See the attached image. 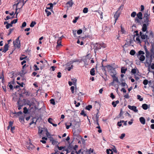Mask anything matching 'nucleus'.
Segmentation results:
<instances>
[{
    "instance_id": "f257e3e1",
    "label": "nucleus",
    "mask_w": 154,
    "mask_h": 154,
    "mask_svg": "<svg viewBox=\"0 0 154 154\" xmlns=\"http://www.w3.org/2000/svg\"><path fill=\"white\" fill-rule=\"evenodd\" d=\"M143 20H140L141 22L140 23H138L140 25H142V24H143L142 25V30L143 32H146V34H147L148 33V31L147 30V26H149V22H148L147 23V21L146 20V19L143 18Z\"/></svg>"
},
{
    "instance_id": "f03ea898",
    "label": "nucleus",
    "mask_w": 154,
    "mask_h": 154,
    "mask_svg": "<svg viewBox=\"0 0 154 154\" xmlns=\"http://www.w3.org/2000/svg\"><path fill=\"white\" fill-rule=\"evenodd\" d=\"M101 67H106L108 69V71H109L110 72V75L112 76L114 75H116V70H115V68H114L112 66L110 65H108L106 66H104L103 64H102V66Z\"/></svg>"
},
{
    "instance_id": "7ed1b4c3",
    "label": "nucleus",
    "mask_w": 154,
    "mask_h": 154,
    "mask_svg": "<svg viewBox=\"0 0 154 154\" xmlns=\"http://www.w3.org/2000/svg\"><path fill=\"white\" fill-rule=\"evenodd\" d=\"M137 17L134 20L135 23H140L141 21L140 20L143 19V14L141 12H139L137 14Z\"/></svg>"
},
{
    "instance_id": "20e7f679",
    "label": "nucleus",
    "mask_w": 154,
    "mask_h": 154,
    "mask_svg": "<svg viewBox=\"0 0 154 154\" xmlns=\"http://www.w3.org/2000/svg\"><path fill=\"white\" fill-rule=\"evenodd\" d=\"M20 36L18 37L15 41H13V44L14 47L16 48H20L21 45L20 42L19 40Z\"/></svg>"
},
{
    "instance_id": "39448f33",
    "label": "nucleus",
    "mask_w": 154,
    "mask_h": 154,
    "mask_svg": "<svg viewBox=\"0 0 154 154\" xmlns=\"http://www.w3.org/2000/svg\"><path fill=\"white\" fill-rule=\"evenodd\" d=\"M94 48V53H96V51L98 50L101 48V44L100 43H96L93 44Z\"/></svg>"
},
{
    "instance_id": "423d86ee",
    "label": "nucleus",
    "mask_w": 154,
    "mask_h": 154,
    "mask_svg": "<svg viewBox=\"0 0 154 154\" xmlns=\"http://www.w3.org/2000/svg\"><path fill=\"white\" fill-rule=\"evenodd\" d=\"M148 10L143 15V18L146 19V21H147V22H150V21L149 20V18L150 17V14H148Z\"/></svg>"
},
{
    "instance_id": "0eeeda50",
    "label": "nucleus",
    "mask_w": 154,
    "mask_h": 154,
    "mask_svg": "<svg viewBox=\"0 0 154 154\" xmlns=\"http://www.w3.org/2000/svg\"><path fill=\"white\" fill-rule=\"evenodd\" d=\"M73 136L74 137L73 138V140H74L75 139H76L77 140H79L80 139L82 138L81 136L79 135V134L75 132H74L73 133Z\"/></svg>"
},
{
    "instance_id": "6e6552de",
    "label": "nucleus",
    "mask_w": 154,
    "mask_h": 154,
    "mask_svg": "<svg viewBox=\"0 0 154 154\" xmlns=\"http://www.w3.org/2000/svg\"><path fill=\"white\" fill-rule=\"evenodd\" d=\"M21 92H22L23 94H25L26 96H29L30 94L29 91H27L25 89V88H23L21 91Z\"/></svg>"
},
{
    "instance_id": "1a4fd4ad",
    "label": "nucleus",
    "mask_w": 154,
    "mask_h": 154,
    "mask_svg": "<svg viewBox=\"0 0 154 154\" xmlns=\"http://www.w3.org/2000/svg\"><path fill=\"white\" fill-rule=\"evenodd\" d=\"M128 107L129 109L133 110L135 112H138V109H137L136 106H131L129 105L128 106Z\"/></svg>"
},
{
    "instance_id": "9d476101",
    "label": "nucleus",
    "mask_w": 154,
    "mask_h": 154,
    "mask_svg": "<svg viewBox=\"0 0 154 154\" xmlns=\"http://www.w3.org/2000/svg\"><path fill=\"white\" fill-rule=\"evenodd\" d=\"M120 13V12H118V11H117L115 13L114 16L115 20V23H116V21L118 19V17H119Z\"/></svg>"
},
{
    "instance_id": "9b49d317",
    "label": "nucleus",
    "mask_w": 154,
    "mask_h": 154,
    "mask_svg": "<svg viewBox=\"0 0 154 154\" xmlns=\"http://www.w3.org/2000/svg\"><path fill=\"white\" fill-rule=\"evenodd\" d=\"M26 147L28 149L30 150L33 149L34 146L32 143H29V144H28L27 145Z\"/></svg>"
},
{
    "instance_id": "f8f14e48",
    "label": "nucleus",
    "mask_w": 154,
    "mask_h": 154,
    "mask_svg": "<svg viewBox=\"0 0 154 154\" xmlns=\"http://www.w3.org/2000/svg\"><path fill=\"white\" fill-rule=\"evenodd\" d=\"M74 3L72 2V0H70L69 1L67 2L66 4V5L67 6V7H71L73 4Z\"/></svg>"
},
{
    "instance_id": "ddd939ff",
    "label": "nucleus",
    "mask_w": 154,
    "mask_h": 154,
    "mask_svg": "<svg viewBox=\"0 0 154 154\" xmlns=\"http://www.w3.org/2000/svg\"><path fill=\"white\" fill-rule=\"evenodd\" d=\"M8 44H5L4 47V50L2 51V52L5 53L8 50Z\"/></svg>"
},
{
    "instance_id": "4468645a",
    "label": "nucleus",
    "mask_w": 154,
    "mask_h": 154,
    "mask_svg": "<svg viewBox=\"0 0 154 154\" xmlns=\"http://www.w3.org/2000/svg\"><path fill=\"white\" fill-rule=\"evenodd\" d=\"M139 120L142 124L144 125L145 124V119L143 117H141L140 118Z\"/></svg>"
},
{
    "instance_id": "2eb2a0df",
    "label": "nucleus",
    "mask_w": 154,
    "mask_h": 154,
    "mask_svg": "<svg viewBox=\"0 0 154 154\" xmlns=\"http://www.w3.org/2000/svg\"><path fill=\"white\" fill-rule=\"evenodd\" d=\"M65 125L66 126V128L67 129H68L71 126H72V128L74 129L75 128V125H73V123H70L69 125Z\"/></svg>"
},
{
    "instance_id": "dca6fc26",
    "label": "nucleus",
    "mask_w": 154,
    "mask_h": 154,
    "mask_svg": "<svg viewBox=\"0 0 154 154\" xmlns=\"http://www.w3.org/2000/svg\"><path fill=\"white\" fill-rule=\"evenodd\" d=\"M145 54L144 52L140 50L136 54L137 57H139L141 55H143Z\"/></svg>"
},
{
    "instance_id": "f3484780",
    "label": "nucleus",
    "mask_w": 154,
    "mask_h": 154,
    "mask_svg": "<svg viewBox=\"0 0 154 154\" xmlns=\"http://www.w3.org/2000/svg\"><path fill=\"white\" fill-rule=\"evenodd\" d=\"M78 60H73L72 61H70L69 62L67 63L66 64V67L70 66L71 65H72L73 63L74 62H76Z\"/></svg>"
},
{
    "instance_id": "a211bd4d",
    "label": "nucleus",
    "mask_w": 154,
    "mask_h": 154,
    "mask_svg": "<svg viewBox=\"0 0 154 154\" xmlns=\"http://www.w3.org/2000/svg\"><path fill=\"white\" fill-rule=\"evenodd\" d=\"M138 58H139L140 60L142 62H143L145 59V57L143 55H140Z\"/></svg>"
},
{
    "instance_id": "6ab92c4d",
    "label": "nucleus",
    "mask_w": 154,
    "mask_h": 154,
    "mask_svg": "<svg viewBox=\"0 0 154 154\" xmlns=\"http://www.w3.org/2000/svg\"><path fill=\"white\" fill-rule=\"evenodd\" d=\"M142 107L143 109L146 110L148 108H149V106L148 107L147 104L146 103H144L142 104Z\"/></svg>"
},
{
    "instance_id": "aec40b11",
    "label": "nucleus",
    "mask_w": 154,
    "mask_h": 154,
    "mask_svg": "<svg viewBox=\"0 0 154 154\" xmlns=\"http://www.w3.org/2000/svg\"><path fill=\"white\" fill-rule=\"evenodd\" d=\"M112 77L113 78V80L114 82H116L117 83H120V82H119L118 78L117 77H116V75H113V76H112Z\"/></svg>"
},
{
    "instance_id": "412c9836",
    "label": "nucleus",
    "mask_w": 154,
    "mask_h": 154,
    "mask_svg": "<svg viewBox=\"0 0 154 154\" xmlns=\"http://www.w3.org/2000/svg\"><path fill=\"white\" fill-rule=\"evenodd\" d=\"M36 119V118H33L31 120H32V121L29 123V125H32V124H34L35 125H36V122L37 121V120L36 119V121L34 122V119Z\"/></svg>"
},
{
    "instance_id": "4be33fe9",
    "label": "nucleus",
    "mask_w": 154,
    "mask_h": 154,
    "mask_svg": "<svg viewBox=\"0 0 154 154\" xmlns=\"http://www.w3.org/2000/svg\"><path fill=\"white\" fill-rule=\"evenodd\" d=\"M137 70L138 72H139V71L137 70V69L136 67V68H134V69H131V72L132 73L134 74V75L135 76V74L137 72Z\"/></svg>"
},
{
    "instance_id": "5701e85b",
    "label": "nucleus",
    "mask_w": 154,
    "mask_h": 154,
    "mask_svg": "<svg viewBox=\"0 0 154 154\" xmlns=\"http://www.w3.org/2000/svg\"><path fill=\"white\" fill-rule=\"evenodd\" d=\"M90 74L91 75L94 76L95 75L94 68H92L90 70Z\"/></svg>"
},
{
    "instance_id": "b1692460",
    "label": "nucleus",
    "mask_w": 154,
    "mask_h": 154,
    "mask_svg": "<svg viewBox=\"0 0 154 154\" xmlns=\"http://www.w3.org/2000/svg\"><path fill=\"white\" fill-rule=\"evenodd\" d=\"M17 21V19H14L13 21H11L10 23H9V25L11 27H12L13 26L12 25L14 23H16Z\"/></svg>"
},
{
    "instance_id": "393cba45",
    "label": "nucleus",
    "mask_w": 154,
    "mask_h": 154,
    "mask_svg": "<svg viewBox=\"0 0 154 154\" xmlns=\"http://www.w3.org/2000/svg\"><path fill=\"white\" fill-rule=\"evenodd\" d=\"M94 151V150L93 149H92L91 148H90L89 150H88L87 149L86 151V154H90V153H93Z\"/></svg>"
},
{
    "instance_id": "a878e982",
    "label": "nucleus",
    "mask_w": 154,
    "mask_h": 154,
    "mask_svg": "<svg viewBox=\"0 0 154 154\" xmlns=\"http://www.w3.org/2000/svg\"><path fill=\"white\" fill-rule=\"evenodd\" d=\"M106 152L107 154H113V151L110 149H107Z\"/></svg>"
},
{
    "instance_id": "bb28decb",
    "label": "nucleus",
    "mask_w": 154,
    "mask_h": 154,
    "mask_svg": "<svg viewBox=\"0 0 154 154\" xmlns=\"http://www.w3.org/2000/svg\"><path fill=\"white\" fill-rule=\"evenodd\" d=\"M19 120L21 123H23L24 122V117L23 116H21L19 117Z\"/></svg>"
},
{
    "instance_id": "cd10ccee",
    "label": "nucleus",
    "mask_w": 154,
    "mask_h": 154,
    "mask_svg": "<svg viewBox=\"0 0 154 154\" xmlns=\"http://www.w3.org/2000/svg\"><path fill=\"white\" fill-rule=\"evenodd\" d=\"M127 70V68H125L124 67H122L121 69V72L122 73L125 74L126 72V71Z\"/></svg>"
},
{
    "instance_id": "c85d7f7f",
    "label": "nucleus",
    "mask_w": 154,
    "mask_h": 154,
    "mask_svg": "<svg viewBox=\"0 0 154 154\" xmlns=\"http://www.w3.org/2000/svg\"><path fill=\"white\" fill-rule=\"evenodd\" d=\"M136 53V51L132 49L130 51L129 54L131 55L134 56L135 54Z\"/></svg>"
},
{
    "instance_id": "c756f323",
    "label": "nucleus",
    "mask_w": 154,
    "mask_h": 154,
    "mask_svg": "<svg viewBox=\"0 0 154 154\" xmlns=\"http://www.w3.org/2000/svg\"><path fill=\"white\" fill-rule=\"evenodd\" d=\"M73 146L71 144V143H69V145L67 146V148H68L71 151L73 149Z\"/></svg>"
},
{
    "instance_id": "7c9ffc66",
    "label": "nucleus",
    "mask_w": 154,
    "mask_h": 154,
    "mask_svg": "<svg viewBox=\"0 0 154 154\" xmlns=\"http://www.w3.org/2000/svg\"><path fill=\"white\" fill-rule=\"evenodd\" d=\"M76 123V124L78 123L76 122L75 121H72V122H67L66 123H65V125H70V123Z\"/></svg>"
},
{
    "instance_id": "2f4dec72",
    "label": "nucleus",
    "mask_w": 154,
    "mask_h": 154,
    "mask_svg": "<svg viewBox=\"0 0 154 154\" xmlns=\"http://www.w3.org/2000/svg\"><path fill=\"white\" fill-rule=\"evenodd\" d=\"M50 5V7H47L46 9H52L53 7V4L52 3H50L48 4V5Z\"/></svg>"
},
{
    "instance_id": "473e14b6",
    "label": "nucleus",
    "mask_w": 154,
    "mask_h": 154,
    "mask_svg": "<svg viewBox=\"0 0 154 154\" xmlns=\"http://www.w3.org/2000/svg\"><path fill=\"white\" fill-rule=\"evenodd\" d=\"M13 124V122L12 121H10L9 122V125L7 127V129L8 130L10 129V128H11Z\"/></svg>"
},
{
    "instance_id": "72a5a7b5",
    "label": "nucleus",
    "mask_w": 154,
    "mask_h": 154,
    "mask_svg": "<svg viewBox=\"0 0 154 154\" xmlns=\"http://www.w3.org/2000/svg\"><path fill=\"white\" fill-rule=\"evenodd\" d=\"M92 108V106L91 105H88L86 106L85 109L88 110H90Z\"/></svg>"
},
{
    "instance_id": "f704fd0d",
    "label": "nucleus",
    "mask_w": 154,
    "mask_h": 154,
    "mask_svg": "<svg viewBox=\"0 0 154 154\" xmlns=\"http://www.w3.org/2000/svg\"><path fill=\"white\" fill-rule=\"evenodd\" d=\"M23 112L25 114H27L29 113L28 110L26 107H24V108Z\"/></svg>"
},
{
    "instance_id": "c9c22d12",
    "label": "nucleus",
    "mask_w": 154,
    "mask_h": 154,
    "mask_svg": "<svg viewBox=\"0 0 154 154\" xmlns=\"http://www.w3.org/2000/svg\"><path fill=\"white\" fill-rule=\"evenodd\" d=\"M79 16L75 17L74 19L72 21V22L73 23H75L76 22L77 20L79 18Z\"/></svg>"
},
{
    "instance_id": "e433bc0d",
    "label": "nucleus",
    "mask_w": 154,
    "mask_h": 154,
    "mask_svg": "<svg viewBox=\"0 0 154 154\" xmlns=\"http://www.w3.org/2000/svg\"><path fill=\"white\" fill-rule=\"evenodd\" d=\"M73 65H71L69 67H66V69L68 71H70L71 70V69H72L73 68Z\"/></svg>"
},
{
    "instance_id": "4c0bfd02",
    "label": "nucleus",
    "mask_w": 154,
    "mask_h": 154,
    "mask_svg": "<svg viewBox=\"0 0 154 154\" xmlns=\"http://www.w3.org/2000/svg\"><path fill=\"white\" fill-rule=\"evenodd\" d=\"M100 44H101V48H105L106 47V45L104 43L102 42H100Z\"/></svg>"
},
{
    "instance_id": "58836bf2",
    "label": "nucleus",
    "mask_w": 154,
    "mask_h": 154,
    "mask_svg": "<svg viewBox=\"0 0 154 154\" xmlns=\"http://www.w3.org/2000/svg\"><path fill=\"white\" fill-rule=\"evenodd\" d=\"M137 14L136 12L135 11H133L131 13V17H134Z\"/></svg>"
},
{
    "instance_id": "ea45409f",
    "label": "nucleus",
    "mask_w": 154,
    "mask_h": 154,
    "mask_svg": "<svg viewBox=\"0 0 154 154\" xmlns=\"http://www.w3.org/2000/svg\"><path fill=\"white\" fill-rule=\"evenodd\" d=\"M36 24V23L35 21H32L31 23L30 26L31 27H33Z\"/></svg>"
},
{
    "instance_id": "a19ab883",
    "label": "nucleus",
    "mask_w": 154,
    "mask_h": 154,
    "mask_svg": "<svg viewBox=\"0 0 154 154\" xmlns=\"http://www.w3.org/2000/svg\"><path fill=\"white\" fill-rule=\"evenodd\" d=\"M137 99L139 100L140 101H142L143 100V98H141V96L140 95H137Z\"/></svg>"
},
{
    "instance_id": "79ce46f5",
    "label": "nucleus",
    "mask_w": 154,
    "mask_h": 154,
    "mask_svg": "<svg viewBox=\"0 0 154 154\" xmlns=\"http://www.w3.org/2000/svg\"><path fill=\"white\" fill-rule=\"evenodd\" d=\"M45 11L46 12V14H47V16H49L51 14V12L50 11H48L47 9H45Z\"/></svg>"
},
{
    "instance_id": "37998d69",
    "label": "nucleus",
    "mask_w": 154,
    "mask_h": 154,
    "mask_svg": "<svg viewBox=\"0 0 154 154\" xmlns=\"http://www.w3.org/2000/svg\"><path fill=\"white\" fill-rule=\"evenodd\" d=\"M80 115L83 116L84 117L87 116L86 114L85 113L84 110H82Z\"/></svg>"
},
{
    "instance_id": "c03bdc74",
    "label": "nucleus",
    "mask_w": 154,
    "mask_h": 154,
    "mask_svg": "<svg viewBox=\"0 0 154 154\" xmlns=\"http://www.w3.org/2000/svg\"><path fill=\"white\" fill-rule=\"evenodd\" d=\"M99 112V110H97V112L96 113V116H95V119L96 120H99V115H98Z\"/></svg>"
},
{
    "instance_id": "a18cd8bd",
    "label": "nucleus",
    "mask_w": 154,
    "mask_h": 154,
    "mask_svg": "<svg viewBox=\"0 0 154 154\" xmlns=\"http://www.w3.org/2000/svg\"><path fill=\"white\" fill-rule=\"evenodd\" d=\"M88 9L87 8H85L83 10V12L84 13H87L88 12Z\"/></svg>"
},
{
    "instance_id": "49530a36",
    "label": "nucleus",
    "mask_w": 154,
    "mask_h": 154,
    "mask_svg": "<svg viewBox=\"0 0 154 154\" xmlns=\"http://www.w3.org/2000/svg\"><path fill=\"white\" fill-rule=\"evenodd\" d=\"M124 5V4H122L121 6H120L119 7V8H118V10H117V11H119L120 10H122L123 8Z\"/></svg>"
},
{
    "instance_id": "de8ad7c7",
    "label": "nucleus",
    "mask_w": 154,
    "mask_h": 154,
    "mask_svg": "<svg viewBox=\"0 0 154 154\" xmlns=\"http://www.w3.org/2000/svg\"><path fill=\"white\" fill-rule=\"evenodd\" d=\"M148 83V81L147 79H144L143 82V84L145 85H146Z\"/></svg>"
},
{
    "instance_id": "09e8293b",
    "label": "nucleus",
    "mask_w": 154,
    "mask_h": 154,
    "mask_svg": "<svg viewBox=\"0 0 154 154\" xmlns=\"http://www.w3.org/2000/svg\"><path fill=\"white\" fill-rule=\"evenodd\" d=\"M82 32V29H80L78 30L77 31V33L78 35H80Z\"/></svg>"
},
{
    "instance_id": "8fccbe9b",
    "label": "nucleus",
    "mask_w": 154,
    "mask_h": 154,
    "mask_svg": "<svg viewBox=\"0 0 154 154\" xmlns=\"http://www.w3.org/2000/svg\"><path fill=\"white\" fill-rule=\"evenodd\" d=\"M50 103L53 105L55 104V102L54 100L53 99H51L50 100Z\"/></svg>"
},
{
    "instance_id": "3c124183",
    "label": "nucleus",
    "mask_w": 154,
    "mask_h": 154,
    "mask_svg": "<svg viewBox=\"0 0 154 154\" xmlns=\"http://www.w3.org/2000/svg\"><path fill=\"white\" fill-rule=\"evenodd\" d=\"M72 80L73 81V85H76V82L77 81V79L75 78H74L72 79Z\"/></svg>"
},
{
    "instance_id": "603ef678",
    "label": "nucleus",
    "mask_w": 154,
    "mask_h": 154,
    "mask_svg": "<svg viewBox=\"0 0 154 154\" xmlns=\"http://www.w3.org/2000/svg\"><path fill=\"white\" fill-rule=\"evenodd\" d=\"M121 85L122 87H125L126 86H127V88H128V85L125 82H122L121 83Z\"/></svg>"
},
{
    "instance_id": "864d4df0",
    "label": "nucleus",
    "mask_w": 154,
    "mask_h": 154,
    "mask_svg": "<svg viewBox=\"0 0 154 154\" xmlns=\"http://www.w3.org/2000/svg\"><path fill=\"white\" fill-rule=\"evenodd\" d=\"M72 32L73 35L75 37H76V30H72Z\"/></svg>"
},
{
    "instance_id": "5fc2aeb1",
    "label": "nucleus",
    "mask_w": 154,
    "mask_h": 154,
    "mask_svg": "<svg viewBox=\"0 0 154 154\" xmlns=\"http://www.w3.org/2000/svg\"><path fill=\"white\" fill-rule=\"evenodd\" d=\"M14 28L10 29L8 30L9 32H8V36L14 30Z\"/></svg>"
},
{
    "instance_id": "6e6d98bb",
    "label": "nucleus",
    "mask_w": 154,
    "mask_h": 154,
    "mask_svg": "<svg viewBox=\"0 0 154 154\" xmlns=\"http://www.w3.org/2000/svg\"><path fill=\"white\" fill-rule=\"evenodd\" d=\"M121 32L122 33L124 34L125 33V31L124 30L123 28L122 27V25L121 26Z\"/></svg>"
},
{
    "instance_id": "4d7b16f0",
    "label": "nucleus",
    "mask_w": 154,
    "mask_h": 154,
    "mask_svg": "<svg viewBox=\"0 0 154 154\" xmlns=\"http://www.w3.org/2000/svg\"><path fill=\"white\" fill-rule=\"evenodd\" d=\"M74 87L73 86H72L70 88L72 93L73 94L74 92Z\"/></svg>"
},
{
    "instance_id": "13d9d810",
    "label": "nucleus",
    "mask_w": 154,
    "mask_h": 154,
    "mask_svg": "<svg viewBox=\"0 0 154 154\" xmlns=\"http://www.w3.org/2000/svg\"><path fill=\"white\" fill-rule=\"evenodd\" d=\"M136 40L138 42V43H141V42L140 40L139 36H137L136 38Z\"/></svg>"
},
{
    "instance_id": "bf43d9fd",
    "label": "nucleus",
    "mask_w": 154,
    "mask_h": 154,
    "mask_svg": "<svg viewBox=\"0 0 154 154\" xmlns=\"http://www.w3.org/2000/svg\"><path fill=\"white\" fill-rule=\"evenodd\" d=\"M144 49L146 54V53H148L149 52V51L147 49V47L146 45H145L144 46Z\"/></svg>"
},
{
    "instance_id": "052dcab7",
    "label": "nucleus",
    "mask_w": 154,
    "mask_h": 154,
    "mask_svg": "<svg viewBox=\"0 0 154 154\" xmlns=\"http://www.w3.org/2000/svg\"><path fill=\"white\" fill-rule=\"evenodd\" d=\"M125 133H122V134L119 137V138L122 139H123L124 137H125Z\"/></svg>"
},
{
    "instance_id": "680f3d73",
    "label": "nucleus",
    "mask_w": 154,
    "mask_h": 154,
    "mask_svg": "<svg viewBox=\"0 0 154 154\" xmlns=\"http://www.w3.org/2000/svg\"><path fill=\"white\" fill-rule=\"evenodd\" d=\"M149 31V36H151L153 38L154 37V34H153L152 31L151 30H150Z\"/></svg>"
},
{
    "instance_id": "e2e57ef3",
    "label": "nucleus",
    "mask_w": 154,
    "mask_h": 154,
    "mask_svg": "<svg viewBox=\"0 0 154 154\" xmlns=\"http://www.w3.org/2000/svg\"><path fill=\"white\" fill-rule=\"evenodd\" d=\"M110 97L112 99H114L115 97V96L113 94V93H111Z\"/></svg>"
},
{
    "instance_id": "0e129e2a",
    "label": "nucleus",
    "mask_w": 154,
    "mask_h": 154,
    "mask_svg": "<svg viewBox=\"0 0 154 154\" xmlns=\"http://www.w3.org/2000/svg\"><path fill=\"white\" fill-rule=\"evenodd\" d=\"M26 25V23L25 22H24L22 24V26H21V28L25 27Z\"/></svg>"
},
{
    "instance_id": "69168bd1",
    "label": "nucleus",
    "mask_w": 154,
    "mask_h": 154,
    "mask_svg": "<svg viewBox=\"0 0 154 154\" xmlns=\"http://www.w3.org/2000/svg\"><path fill=\"white\" fill-rule=\"evenodd\" d=\"M26 104L27 105H29V106H31L32 105V103H30V101L29 100L27 101Z\"/></svg>"
},
{
    "instance_id": "338daca9",
    "label": "nucleus",
    "mask_w": 154,
    "mask_h": 154,
    "mask_svg": "<svg viewBox=\"0 0 154 154\" xmlns=\"http://www.w3.org/2000/svg\"><path fill=\"white\" fill-rule=\"evenodd\" d=\"M34 67H35L34 68V70L35 71L38 70H39V68L37 67V66L35 64L34 65Z\"/></svg>"
},
{
    "instance_id": "774afa93",
    "label": "nucleus",
    "mask_w": 154,
    "mask_h": 154,
    "mask_svg": "<svg viewBox=\"0 0 154 154\" xmlns=\"http://www.w3.org/2000/svg\"><path fill=\"white\" fill-rule=\"evenodd\" d=\"M10 84V82H9L8 85V86L10 88V89L12 90L13 89V86L11 84Z\"/></svg>"
}]
</instances>
